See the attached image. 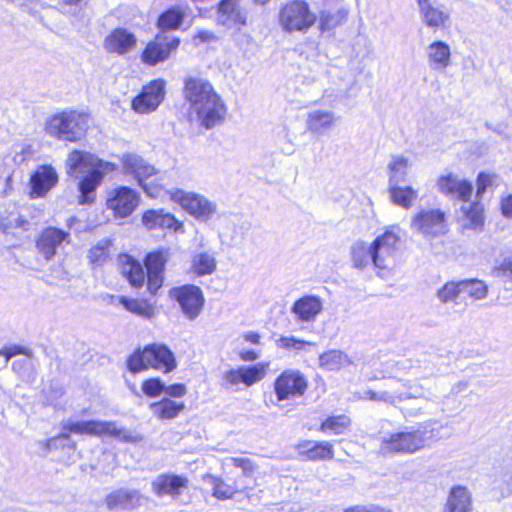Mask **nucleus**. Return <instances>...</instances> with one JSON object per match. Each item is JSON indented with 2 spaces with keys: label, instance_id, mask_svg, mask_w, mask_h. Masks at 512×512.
<instances>
[{
  "label": "nucleus",
  "instance_id": "1",
  "mask_svg": "<svg viewBox=\"0 0 512 512\" xmlns=\"http://www.w3.org/2000/svg\"><path fill=\"white\" fill-rule=\"evenodd\" d=\"M183 96L204 127L212 128L224 119L225 105L209 81L188 77L184 82Z\"/></svg>",
  "mask_w": 512,
  "mask_h": 512
},
{
  "label": "nucleus",
  "instance_id": "2",
  "mask_svg": "<svg viewBox=\"0 0 512 512\" xmlns=\"http://www.w3.org/2000/svg\"><path fill=\"white\" fill-rule=\"evenodd\" d=\"M67 172L71 176L79 173L86 175L79 182L80 204L94 201V192L102 182L104 175L116 170V165L99 159L97 156L78 150L72 151L67 160Z\"/></svg>",
  "mask_w": 512,
  "mask_h": 512
},
{
  "label": "nucleus",
  "instance_id": "3",
  "mask_svg": "<svg viewBox=\"0 0 512 512\" xmlns=\"http://www.w3.org/2000/svg\"><path fill=\"white\" fill-rule=\"evenodd\" d=\"M166 256L162 251L147 254L145 258L146 272L140 262L128 255L120 256L121 274L135 287H142L147 278V289L155 294L163 284Z\"/></svg>",
  "mask_w": 512,
  "mask_h": 512
},
{
  "label": "nucleus",
  "instance_id": "4",
  "mask_svg": "<svg viewBox=\"0 0 512 512\" xmlns=\"http://www.w3.org/2000/svg\"><path fill=\"white\" fill-rule=\"evenodd\" d=\"M434 441L433 430L422 424L417 429L392 433L380 444L382 454H414Z\"/></svg>",
  "mask_w": 512,
  "mask_h": 512
},
{
  "label": "nucleus",
  "instance_id": "5",
  "mask_svg": "<svg viewBox=\"0 0 512 512\" xmlns=\"http://www.w3.org/2000/svg\"><path fill=\"white\" fill-rule=\"evenodd\" d=\"M177 366L173 352L164 344H150L143 350L135 351L127 360L130 372L138 373L148 368L169 373Z\"/></svg>",
  "mask_w": 512,
  "mask_h": 512
},
{
  "label": "nucleus",
  "instance_id": "6",
  "mask_svg": "<svg viewBox=\"0 0 512 512\" xmlns=\"http://www.w3.org/2000/svg\"><path fill=\"white\" fill-rule=\"evenodd\" d=\"M63 430L79 435L110 436L127 443H139L143 436L123 427H119L114 421H65Z\"/></svg>",
  "mask_w": 512,
  "mask_h": 512
},
{
  "label": "nucleus",
  "instance_id": "7",
  "mask_svg": "<svg viewBox=\"0 0 512 512\" xmlns=\"http://www.w3.org/2000/svg\"><path fill=\"white\" fill-rule=\"evenodd\" d=\"M89 126V115L74 110L63 111L48 121L49 134L59 139L75 142L85 134Z\"/></svg>",
  "mask_w": 512,
  "mask_h": 512
},
{
  "label": "nucleus",
  "instance_id": "8",
  "mask_svg": "<svg viewBox=\"0 0 512 512\" xmlns=\"http://www.w3.org/2000/svg\"><path fill=\"white\" fill-rule=\"evenodd\" d=\"M316 15L310 10L307 2L293 0L286 3L279 11V24L288 33L305 32L316 22Z\"/></svg>",
  "mask_w": 512,
  "mask_h": 512
},
{
  "label": "nucleus",
  "instance_id": "9",
  "mask_svg": "<svg viewBox=\"0 0 512 512\" xmlns=\"http://www.w3.org/2000/svg\"><path fill=\"white\" fill-rule=\"evenodd\" d=\"M410 227L424 238L439 237L447 232L446 213L438 208H423L412 216Z\"/></svg>",
  "mask_w": 512,
  "mask_h": 512
},
{
  "label": "nucleus",
  "instance_id": "10",
  "mask_svg": "<svg viewBox=\"0 0 512 512\" xmlns=\"http://www.w3.org/2000/svg\"><path fill=\"white\" fill-rule=\"evenodd\" d=\"M400 241L399 235L393 230H386L371 243L372 264L379 269H387L394 261Z\"/></svg>",
  "mask_w": 512,
  "mask_h": 512
},
{
  "label": "nucleus",
  "instance_id": "11",
  "mask_svg": "<svg viewBox=\"0 0 512 512\" xmlns=\"http://www.w3.org/2000/svg\"><path fill=\"white\" fill-rule=\"evenodd\" d=\"M172 199L178 202L189 214L201 221H207L216 212L215 203L194 192L176 190L172 193Z\"/></svg>",
  "mask_w": 512,
  "mask_h": 512
},
{
  "label": "nucleus",
  "instance_id": "12",
  "mask_svg": "<svg viewBox=\"0 0 512 512\" xmlns=\"http://www.w3.org/2000/svg\"><path fill=\"white\" fill-rule=\"evenodd\" d=\"M170 296L175 299L189 320H195L201 313L204 306V296L202 290L195 285H183L173 288Z\"/></svg>",
  "mask_w": 512,
  "mask_h": 512
},
{
  "label": "nucleus",
  "instance_id": "13",
  "mask_svg": "<svg viewBox=\"0 0 512 512\" xmlns=\"http://www.w3.org/2000/svg\"><path fill=\"white\" fill-rule=\"evenodd\" d=\"M305 377L297 370H286L275 380L274 390L279 401L302 396L307 389Z\"/></svg>",
  "mask_w": 512,
  "mask_h": 512
},
{
  "label": "nucleus",
  "instance_id": "14",
  "mask_svg": "<svg viewBox=\"0 0 512 512\" xmlns=\"http://www.w3.org/2000/svg\"><path fill=\"white\" fill-rule=\"evenodd\" d=\"M264 375L265 371L259 364L254 366H241L223 373L221 386L226 390L238 391L241 383L249 387L260 381Z\"/></svg>",
  "mask_w": 512,
  "mask_h": 512
},
{
  "label": "nucleus",
  "instance_id": "15",
  "mask_svg": "<svg viewBox=\"0 0 512 512\" xmlns=\"http://www.w3.org/2000/svg\"><path fill=\"white\" fill-rule=\"evenodd\" d=\"M70 233L56 227L45 228L35 240L37 253L46 261H51L57 254V249L69 242Z\"/></svg>",
  "mask_w": 512,
  "mask_h": 512
},
{
  "label": "nucleus",
  "instance_id": "16",
  "mask_svg": "<svg viewBox=\"0 0 512 512\" xmlns=\"http://www.w3.org/2000/svg\"><path fill=\"white\" fill-rule=\"evenodd\" d=\"M164 95L165 82L162 79L153 80L132 100V109L142 114L154 111L163 101Z\"/></svg>",
  "mask_w": 512,
  "mask_h": 512
},
{
  "label": "nucleus",
  "instance_id": "17",
  "mask_svg": "<svg viewBox=\"0 0 512 512\" xmlns=\"http://www.w3.org/2000/svg\"><path fill=\"white\" fill-rule=\"evenodd\" d=\"M423 23L431 29L445 28L450 24V9L436 0H417Z\"/></svg>",
  "mask_w": 512,
  "mask_h": 512
},
{
  "label": "nucleus",
  "instance_id": "18",
  "mask_svg": "<svg viewBox=\"0 0 512 512\" xmlns=\"http://www.w3.org/2000/svg\"><path fill=\"white\" fill-rule=\"evenodd\" d=\"M144 499L136 489L118 488L109 492L103 502L109 511H128L140 507Z\"/></svg>",
  "mask_w": 512,
  "mask_h": 512
},
{
  "label": "nucleus",
  "instance_id": "19",
  "mask_svg": "<svg viewBox=\"0 0 512 512\" xmlns=\"http://www.w3.org/2000/svg\"><path fill=\"white\" fill-rule=\"evenodd\" d=\"M138 203V194L126 186L110 191L107 196V207L113 210L116 216L122 218L132 214Z\"/></svg>",
  "mask_w": 512,
  "mask_h": 512
},
{
  "label": "nucleus",
  "instance_id": "20",
  "mask_svg": "<svg viewBox=\"0 0 512 512\" xmlns=\"http://www.w3.org/2000/svg\"><path fill=\"white\" fill-rule=\"evenodd\" d=\"M180 40L177 37L157 35L155 40L148 43L142 53V60L149 65H155L169 58L170 53L176 50Z\"/></svg>",
  "mask_w": 512,
  "mask_h": 512
},
{
  "label": "nucleus",
  "instance_id": "21",
  "mask_svg": "<svg viewBox=\"0 0 512 512\" xmlns=\"http://www.w3.org/2000/svg\"><path fill=\"white\" fill-rule=\"evenodd\" d=\"M437 187L446 197L463 202L469 201L473 193V185L470 181L452 173L439 177Z\"/></svg>",
  "mask_w": 512,
  "mask_h": 512
},
{
  "label": "nucleus",
  "instance_id": "22",
  "mask_svg": "<svg viewBox=\"0 0 512 512\" xmlns=\"http://www.w3.org/2000/svg\"><path fill=\"white\" fill-rule=\"evenodd\" d=\"M189 486V479L177 474L158 475L151 483L152 491L157 497L170 496L178 499Z\"/></svg>",
  "mask_w": 512,
  "mask_h": 512
},
{
  "label": "nucleus",
  "instance_id": "23",
  "mask_svg": "<svg viewBox=\"0 0 512 512\" xmlns=\"http://www.w3.org/2000/svg\"><path fill=\"white\" fill-rule=\"evenodd\" d=\"M324 303L321 297L317 295H305L297 299L292 307L291 313L299 323L314 322L322 313Z\"/></svg>",
  "mask_w": 512,
  "mask_h": 512
},
{
  "label": "nucleus",
  "instance_id": "24",
  "mask_svg": "<svg viewBox=\"0 0 512 512\" xmlns=\"http://www.w3.org/2000/svg\"><path fill=\"white\" fill-rule=\"evenodd\" d=\"M246 13L240 8L239 1L221 0L217 6L216 21L228 29L240 30L246 25Z\"/></svg>",
  "mask_w": 512,
  "mask_h": 512
},
{
  "label": "nucleus",
  "instance_id": "25",
  "mask_svg": "<svg viewBox=\"0 0 512 512\" xmlns=\"http://www.w3.org/2000/svg\"><path fill=\"white\" fill-rule=\"evenodd\" d=\"M58 182V175L51 165H41L31 175V197L45 196Z\"/></svg>",
  "mask_w": 512,
  "mask_h": 512
},
{
  "label": "nucleus",
  "instance_id": "26",
  "mask_svg": "<svg viewBox=\"0 0 512 512\" xmlns=\"http://www.w3.org/2000/svg\"><path fill=\"white\" fill-rule=\"evenodd\" d=\"M427 63L431 70L444 71L451 63L450 46L441 40L430 43L426 48Z\"/></svg>",
  "mask_w": 512,
  "mask_h": 512
},
{
  "label": "nucleus",
  "instance_id": "27",
  "mask_svg": "<svg viewBox=\"0 0 512 512\" xmlns=\"http://www.w3.org/2000/svg\"><path fill=\"white\" fill-rule=\"evenodd\" d=\"M297 448L301 459L307 461L331 460L334 457L333 445L327 441H303Z\"/></svg>",
  "mask_w": 512,
  "mask_h": 512
},
{
  "label": "nucleus",
  "instance_id": "28",
  "mask_svg": "<svg viewBox=\"0 0 512 512\" xmlns=\"http://www.w3.org/2000/svg\"><path fill=\"white\" fill-rule=\"evenodd\" d=\"M135 44L136 37L134 34L121 28L115 29L111 32L104 42V46L107 51L118 54H125L129 52Z\"/></svg>",
  "mask_w": 512,
  "mask_h": 512
},
{
  "label": "nucleus",
  "instance_id": "29",
  "mask_svg": "<svg viewBox=\"0 0 512 512\" xmlns=\"http://www.w3.org/2000/svg\"><path fill=\"white\" fill-rule=\"evenodd\" d=\"M336 122L334 112L327 110H313L307 114V129L316 135H323L331 130Z\"/></svg>",
  "mask_w": 512,
  "mask_h": 512
},
{
  "label": "nucleus",
  "instance_id": "30",
  "mask_svg": "<svg viewBox=\"0 0 512 512\" xmlns=\"http://www.w3.org/2000/svg\"><path fill=\"white\" fill-rule=\"evenodd\" d=\"M471 496L463 486L453 487L449 493L443 512H471Z\"/></svg>",
  "mask_w": 512,
  "mask_h": 512
},
{
  "label": "nucleus",
  "instance_id": "31",
  "mask_svg": "<svg viewBox=\"0 0 512 512\" xmlns=\"http://www.w3.org/2000/svg\"><path fill=\"white\" fill-rule=\"evenodd\" d=\"M142 223L149 229L173 228L180 225L175 217L163 209H151L143 213Z\"/></svg>",
  "mask_w": 512,
  "mask_h": 512
},
{
  "label": "nucleus",
  "instance_id": "32",
  "mask_svg": "<svg viewBox=\"0 0 512 512\" xmlns=\"http://www.w3.org/2000/svg\"><path fill=\"white\" fill-rule=\"evenodd\" d=\"M159 171L148 161L144 159L143 164L139 170V174L136 176V180L139 186L143 188L145 193L152 198H157L162 192V186L155 184L153 181L147 182L152 176L158 175Z\"/></svg>",
  "mask_w": 512,
  "mask_h": 512
},
{
  "label": "nucleus",
  "instance_id": "33",
  "mask_svg": "<svg viewBox=\"0 0 512 512\" xmlns=\"http://www.w3.org/2000/svg\"><path fill=\"white\" fill-rule=\"evenodd\" d=\"M152 414L161 420H171L176 418L184 409L183 402H176L168 397L149 405Z\"/></svg>",
  "mask_w": 512,
  "mask_h": 512
},
{
  "label": "nucleus",
  "instance_id": "34",
  "mask_svg": "<svg viewBox=\"0 0 512 512\" xmlns=\"http://www.w3.org/2000/svg\"><path fill=\"white\" fill-rule=\"evenodd\" d=\"M411 167L410 160L403 155H392L387 165L389 185L406 180Z\"/></svg>",
  "mask_w": 512,
  "mask_h": 512
},
{
  "label": "nucleus",
  "instance_id": "35",
  "mask_svg": "<svg viewBox=\"0 0 512 512\" xmlns=\"http://www.w3.org/2000/svg\"><path fill=\"white\" fill-rule=\"evenodd\" d=\"M463 213L462 216V227L463 229L477 230L481 229L484 225V209L483 206L474 202L469 205H463L461 207Z\"/></svg>",
  "mask_w": 512,
  "mask_h": 512
},
{
  "label": "nucleus",
  "instance_id": "36",
  "mask_svg": "<svg viewBox=\"0 0 512 512\" xmlns=\"http://www.w3.org/2000/svg\"><path fill=\"white\" fill-rule=\"evenodd\" d=\"M352 364L349 356L341 350H329L319 356V366L328 371H338Z\"/></svg>",
  "mask_w": 512,
  "mask_h": 512
},
{
  "label": "nucleus",
  "instance_id": "37",
  "mask_svg": "<svg viewBox=\"0 0 512 512\" xmlns=\"http://www.w3.org/2000/svg\"><path fill=\"white\" fill-rule=\"evenodd\" d=\"M29 225V221L24 219L18 213L15 207H12V209H0V230L3 233H9L11 229L16 227L21 228L23 230H28Z\"/></svg>",
  "mask_w": 512,
  "mask_h": 512
},
{
  "label": "nucleus",
  "instance_id": "38",
  "mask_svg": "<svg viewBox=\"0 0 512 512\" xmlns=\"http://www.w3.org/2000/svg\"><path fill=\"white\" fill-rule=\"evenodd\" d=\"M390 198L394 204L405 209L412 207L418 197L417 190L411 186H400L399 184L389 185Z\"/></svg>",
  "mask_w": 512,
  "mask_h": 512
},
{
  "label": "nucleus",
  "instance_id": "39",
  "mask_svg": "<svg viewBox=\"0 0 512 512\" xmlns=\"http://www.w3.org/2000/svg\"><path fill=\"white\" fill-rule=\"evenodd\" d=\"M352 265L356 269L363 270L372 262V246L364 241H356L350 247Z\"/></svg>",
  "mask_w": 512,
  "mask_h": 512
},
{
  "label": "nucleus",
  "instance_id": "40",
  "mask_svg": "<svg viewBox=\"0 0 512 512\" xmlns=\"http://www.w3.org/2000/svg\"><path fill=\"white\" fill-rule=\"evenodd\" d=\"M348 11L344 8L323 9L319 15L321 31H330L341 25L347 18Z\"/></svg>",
  "mask_w": 512,
  "mask_h": 512
},
{
  "label": "nucleus",
  "instance_id": "41",
  "mask_svg": "<svg viewBox=\"0 0 512 512\" xmlns=\"http://www.w3.org/2000/svg\"><path fill=\"white\" fill-rule=\"evenodd\" d=\"M118 302L127 311L135 315H138L142 318L151 319L155 316L154 307L144 300L129 299L125 296H120L118 297Z\"/></svg>",
  "mask_w": 512,
  "mask_h": 512
},
{
  "label": "nucleus",
  "instance_id": "42",
  "mask_svg": "<svg viewBox=\"0 0 512 512\" xmlns=\"http://www.w3.org/2000/svg\"><path fill=\"white\" fill-rule=\"evenodd\" d=\"M203 480L212 485V495L219 500L232 499L238 491L235 486L225 483L223 479L212 474L204 475Z\"/></svg>",
  "mask_w": 512,
  "mask_h": 512
},
{
  "label": "nucleus",
  "instance_id": "43",
  "mask_svg": "<svg viewBox=\"0 0 512 512\" xmlns=\"http://www.w3.org/2000/svg\"><path fill=\"white\" fill-rule=\"evenodd\" d=\"M183 19L184 12L178 7H173L159 16L157 24L163 30L177 29L180 27Z\"/></svg>",
  "mask_w": 512,
  "mask_h": 512
},
{
  "label": "nucleus",
  "instance_id": "44",
  "mask_svg": "<svg viewBox=\"0 0 512 512\" xmlns=\"http://www.w3.org/2000/svg\"><path fill=\"white\" fill-rule=\"evenodd\" d=\"M462 294H467L474 300H482L488 294V287L482 280L466 279L460 281Z\"/></svg>",
  "mask_w": 512,
  "mask_h": 512
},
{
  "label": "nucleus",
  "instance_id": "45",
  "mask_svg": "<svg viewBox=\"0 0 512 512\" xmlns=\"http://www.w3.org/2000/svg\"><path fill=\"white\" fill-rule=\"evenodd\" d=\"M192 269L198 276L212 274L216 269V261L208 253H199L193 257Z\"/></svg>",
  "mask_w": 512,
  "mask_h": 512
},
{
  "label": "nucleus",
  "instance_id": "46",
  "mask_svg": "<svg viewBox=\"0 0 512 512\" xmlns=\"http://www.w3.org/2000/svg\"><path fill=\"white\" fill-rule=\"evenodd\" d=\"M460 294H462L460 281H449L437 291L436 297L441 303L447 304L456 302Z\"/></svg>",
  "mask_w": 512,
  "mask_h": 512
},
{
  "label": "nucleus",
  "instance_id": "47",
  "mask_svg": "<svg viewBox=\"0 0 512 512\" xmlns=\"http://www.w3.org/2000/svg\"><path fill=\"white\" fill-rule=\"evenodd\" d=\"M351 421L346 415H338L327 418L320 426V431H331L334 434H342L349 427Z\"/></svg>",
  "mask_w": 512,
  "mask_h": 512
},
{
  "label": "nucleus",
  "instance_id": "48",
  "mask_svg": "<svg viewBox=\"0 0 512 512\" xmlns=\"http://www.w3.org/2000/svg\"><path fill=\"white\" fill-rule=\"evenodd\" d=\"M143 161L144 158L136 153L123 154L121 157V163L124 173L136 178L137 174H139Z\"/></svg>",
  "mask_w": 512,
  "mask_h": 512
},
{
  "label": "nucleus",
  "instance_id": "49",
  "mask_svg": "<svg viewBox=\"0 0 512 512\" xmlns=\"http://www.w3.org/2000/svg\"><path fill=\"white\" fill-rule=\"evenodd\" d=\"M111 241L108 239H101L98 241L88 253V258L90 262L96 264H102L106 261L109 255V247Z\"/></svg>",
  "mask_w": 512,
  "mask_h": 512
},
{
  "label": "nucleus",
  "instance_id": "50",
  "mask_svg": "<svg viewBox=\"0 0 512 512\" xmlns=\"http://www.w3.org/2000/svg\"><path fill=\"white\" fill-rule=\"evenodd\" d=\"M165 384L159 378L148 379L143 382L142 390L149 397L159 396L164 392Z\"/></svg>",
  "mask_w": 512,
  "mask_h": 512
},
{
  "label": "nucleus",
  "instance_id": "51",
  "mask_svg": "<svg viewBox=\"0 0 512 512\" xmlns=\"http://www.w3.org/2000/svg\"><path fill=\"white\" fill-rule=\"evenodd\" d=\"M277 343L280 348L294 349L297 351L304 349L306 345H314V343L287 336H282Z\"/></svg>",
  "mask_w": 512,
  "mask_h": 512
},
{
  "label": "nucleus",
  "instance_id": "52",
  "mask_svg": "<svg viewBox=\"0 0 512 512\" xmlns=\"http://www.w3.org/2000/svg\"><path fill=\"white\" fill-rule=\"evenodd\" d=\"M235 467L241 468L244 476H250L255 470V465L249 458L232 457L229 459Z\"/></svg>",
  "mask_w": 512,
  "mask_h": 512
},
{
  "label": "nucleus",
  "instance_id": "53",
  "mask_svg": "<svg viewBox=\"0 0 512 512\" xmlns=\"http://www.w3.org/2000/svg\"><path fill=\"white\" fill-rule=\"evenodd\" d=\"M407 387H408V390L406 392L398 394L399 402L404 401L406 399L420 398V397L425 396V393H424L421 385L414 384V385H409Z\"/></svg>",
  "mask_w": 512,
  "mask_h": 512
},
{
  "label": "nucleus",
  "instance_id": "54",
  "mask_svg": "<svg viewBox=\"0 0 512 512\" xmlns=\"http://www.w3.org/2000/svg\"><path fill=\"white\" fill-rule=\"evenodd\" d=\"M495 178V175L487 174V173H480L477 177V192L476 196L481 197L482 194L486 191V189L492 185L493 179Z\"/></svg>",
  "mask_w": 512,
  "mask_h": 512
},
{
  "label": "nucleus",
  "instance_id": "55",
  "mask_svg": "<svg viewBox=\"0 0 512 512\" xmlns=\"http://www.w3.org/2000/svg\"><path fill=\"white\" fill-rule=\"evenodd\" d=\"M33 155V150L31 145H21L19 151H15L13 156V161L15 164L20 165L23 164L26 160H28Z\"/></svg>",
  "mask_w": 512,
  "mask_h": 512
},
{
  "label": "nucleus",
  "instance_id": "56",
  "mask_svg": "<svg viewBox=\"0 0 512 512\" xmlns=\"http://www.w3.org/2000/svg\"><path fill=\"white\" fill-rule=\"evenodd\" d=\"M495 271L497 276L512 280V257L505 258Z\"/></svg>",
  "mask_w": 512,
  "mask_h": 512
},
{
  "label": "nucleus",
  "instance_id": "57",
  "mask_svg": "<svg viewBox=\"0 0 512 512\" xmlns=\"http://www.w3.org/2000/svg\"><path fill=\"white\" fill-rule=\"evenodd\" d=\"M164 392L171 397H183L186 394L187 389L184 384L179 383L167 387L165 386Z\"/></svg>",
  "mask_w": 512,
  "mask_h": 512
},
{
  "label": "nucleus",
  "instance_id": "58",
  "mask_svg": "<svg viewBox=\"0 0 512 512\" xmlns=\"http://www.w3.org/2000/svg\"><path fill=\"white\" fill-rule=\"evenodd\" d=\"M377 401L385 402L390 405L396 404L398 402V394L394 395L387 391L377 392Z\"/></svg>",
  "mask_w": 512,
  "mask_h": 512
},
{
  "label": "nucleus",
  "instance_id": "59",
  "mask_svg": "<svg viewBox=\"0 0 512 512\" xmlns=\"http://www.w3.org/2000/svg\"><path fill=\"white\" fill-rule=\"evenodd\" d=\"M501 209L505 216L512 217V195H509L502 200Z\"/></svg>",
  "mask_w": 512,
  "mask_h": 512
},
{
  "label": "nucleus",
  "instance_id": "60",
  "mask_svg": "<svg viewBox=\"0 0 512 512\" xmlns=\"http://www.w3.org/2000/svg\"><path fill=\"white\" fill-rule=\"evenodd\" d=\"M61 446H64V444L62 442H59L58 438H56L55 436L50 438V439H48L44 443V447H45L46 452H49L51 450H56V449H58Z\"/></svg>",
  "mask_w": 512,
  "mask_h": 512
},
{
  "label": "nucleus",
  "instance_id": "61",
  "mask_svg": "<svg viewBox=\"0 0 512 512\" xmlns=\"http://www.w3.org/2000/svg\"><path fill=\"white\" fill-rule=\"evenodd\" d=\"M240 358L243 361H254L258 358V354L253 350H246L240 353Z\"/></svg>",
  "mask_w": 512,
  "mask_h": 512
},
{
  "label": "nucleus",
  "instance_id": "62",
  "mask_svg": "<svg viewBox=\"0 0 512 512\" xmlns=\"http://www.w3.org/2000/svg\"><path fill=\"white\" fill-rule=\"evenodd\" d=\"M196 38L200 39L201 42H208L215 38L212 32L208 30L199 31Z\"/></svg>",
  "mask_w": 512,
  "mask_h": 512
},
{
  "label": "nucleus",
  "instance_id": "63",
  "mask_svg": "<svg viewBox=\"0 0 512 512\" xmlns=\"http://www.w3.org/2000/svg\"><path fill=\"white\" fill-rule=\"evenodd\" d=\"M246 341H249L253 344H258L260 340V335L255 332H249L244 335Z\"/></svg>",
  "mask_w": 512,
  "mask_h": 512
},
{
  "label": "nucleus",
  "instance_id": "64",
  "mask_svg": "<svg viewBox=\"0 0 512 512\" xmlns=\"http://www.w3.org/2000/svg\"><path fill=\"white\" fill-rule=\"evenodd\" d=\"M344 512H369V506H354L346 509Z\"/></svg>",
  "mask_w": 512,
  "mask_h": 512
}]
</instances>
